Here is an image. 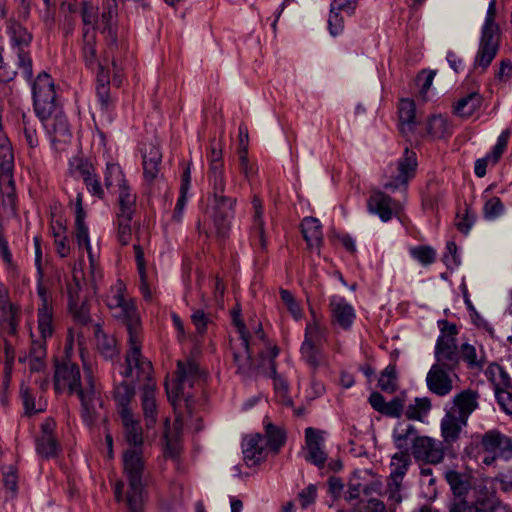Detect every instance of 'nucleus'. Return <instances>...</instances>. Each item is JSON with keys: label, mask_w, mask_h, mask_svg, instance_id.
Here are the masks:
<instances>
[{"label": "nucleus", "mask_w": 512, "mask_h": 512, "mask_svg": "<svg viewBox=\"0 0 512 512\" xmlns=\"http://www.w3.org/2000/svg\"><path fill=\"white\" fill-rule=\"evenodd\" d=\"M234 323L239 334L231 340V350L237 373L244 377L256 374H267L274 378V388L277 397L283 404L288 403V388L283 379L276 377L274 358L278 348L267 341L262 328L259 326L253 337H248L244 323L234 317Z\"/></svg>", "instance_id": "1"}, {"label": "nucleus", "mask_w": 512, "mask_h": 512, "mask_svg": "<svg viewBox=\"0 0 512 512\" xmlns=\"http://www.w3.org/2000/svg\"><path fill=\"white\" fill-rule=\"evenodd\" d=\"M34 110L53 143H66L71 132L66 116L56 100L54 82L46 72L40 73L32 86Z\"/></svg>", "instance_id": "2"}, {"label": "nucleus", "mask_w": 512, "mask_h": 512, "mask_svg": "<svg viewBox=\"0 0 512 512\" xmlns=\"http://www.w3.org/2000/svg\"><path fill=\"white\" fill-rule=\"evenodd\" d=\"M392 438L397 449H407L417 461L438 464L444 459L443 443L420 435L416 427L407 421L395 426Z\"/></svg>", "instance_id": "3"}, {"label": "nucleus", "mask_w": 512, "mask_h": 512, "mask_svg": "<svg viewBox=\"0 0 512 512\" xmlns=\"http://www.w3.org/2000/svg\"><path fill=\"white\" fill-rule=\"evenodd\" d=\"M114 316L121 319L129 335V349L125 355V363L121 374L123 377L133 376V366L137 368L139 377H147L151 371V362L145 359L141 353V329L140 317L132 302L113 308Z\"/></svg>", "instance_id": "4"}, {"label": "nucleus", "mask_w": 512, "mask_h": 512, "mask_svg": "<svg viewBox=\"0 0 512 512\" xmlns=\"http://www.w3.org/2000/svg\"><path fill=\"white\" fill-rule=\"evenodd\" d=\"M201 378L202 373L198 364L192 359H185L177 362L176 378L165 384L168 398L172 404L181 407L183 402L189 416L193 413L195 402L190 389L199 383Z\"/></svg>", "instance_id": "5"}, {"label": "nucleus", "mask_w": 512, "mask_h": 512, "mask_svg": "<svg viewBox=\"0 0 512 512\" xmlns=\"http://www.w3.org/2000/svg\"><path fill=\"white\" fill-rule=\"evenodd\" d=\"M496 1L490 0L481 30L480 44L474 60V69L479 73L487 70L499 50L500 27L495 22Z\"/></svg>", "instance_id": "6"}, {"label": "nucleus", "mask_w": 512, "mask_h": 512, "mask_svg": "<svg viewBox=\"0 0 512 512\" xmlns=\"http://www.w3.org/2000/svg\"><path fill=\"white\" fill-rule=\"evenodd\" d=\"M14 154L9 139L0 133V212L15 214L16 192L13 179Z\"/></svg>", "instance_id": "7"}, {"label": "nucleus", "mask_w": 512, "mask_h": 512, "mask_svg": "<svg viewBox=\"0 0 512 512\" xmlns=\"http://www.w3.org/2000/svg\"><path fill=\"white\" fill-rule=\"evenodd\" d=\"M327 335V327L313 316L312 322H309L305 329L301 354L305 361L314 369L325 363L323 344L327 341Z\"/></svg>", "instance_id": "8"}, {"label": "nucleus", "mask_w": 512, "mask_h": 512, "mask_svg": "<svg viewBox=\"0 0 512 512\" xmlns=\"http://www.w3.org/2000/svg\"><path fill=\"white\" fill-rule=\"evenodd\" d=\"M123 468L128 482L124 496H145L143 476L145 463L139 449H127L123 454Z\"/></svg>", "instance_id": "9"}, {"label": "nucleus", "mask_w": 512, "mask_h": 512, "mask_svg": "<svg viewBox=\"0 0 512 512\" xmlns=\"http://www.w3.org/2000/svg\"><path fill=\"white\" fill-rule=\"evenodd\" d=\"M441 333L435 347L436 363L434 365H440L446 367L447 370L454 371L459 363V353L455 339L456 326L446 322Z\"/></svg>", "instance_id": "10"}, {"label": "nucleus", "mask_w": 512, "mask_h": 512, "mask_svg": "<svg viewBox=\"0 0 512 512\" xmlns=\"http://www.w3.org/2000/svg\"><path fill=\"white\" fill-rule=\"evenodd\" d=\"M8 32L11 39V45L17 53V65L22 69L25 78L31 80L33 76L32 59L26 49L30 46L32 35L26 28L17 22H12L8 26Z\"/></svg>", "instance_id": "11"}, {"label": "nucleus", "mask_w": 512, "mask_h": 512, "mask_svg": "<svg viewBox=\"0 0 512 512\" xmlns=\"http://www.w3.org/2000/svg\"><path fill=\"white\" fill-rule=\"evenodd\" d=\"M458 501L478 512H494L497 508L494 492L485 479H473L467 496Z\"/></svg>", "instance_id": "12"}, {"label": "nucleus", "mask_w": 512, "mask_h": 512, "mask_svg": "<svg viewBox=\"0 0 512 512\" xmlns=\"http://www.w3.org/2000/svg\"><path fill=\"white\" fill-rule=\"evenodd\" d=\"M416 169V153L406 148L403 156L398 159L395 169L391 171L384 187L392 191L397 189L406 190L408 182L415 176Z\"/></svg>", "instance_id": "13"}, {"label": "nucleus", "mask_w": 512, "mask_h": 512, "mask_svg": "<svg viewBox=\"0 0 512 512\" xmlns=\"http://www.w3.org/2000/svg\"><path fill=\"white\" fill-rule=\"evenodd\" d=\"M115 175L119 182V212L117 217H133L135 212V195L130 193V189L127 186L125 180L122 178L120 168L116 165L107 167L105 184L107 187L112 185L111 176Z\"/></svg>", "instance_id": "14"}, {"label": "nucleus", "mask_w": 512, "mask_h": 512, "mask_svg": "<svg viewBox=\"0 0 512 512\" xmlns=\"http://www.w3.org/2000/svg\"><path fill=\"white\" fill-rule=\"evenodd\" d=\"M151 373L152 370L150 371L149 375H147V377H139L137 368L133 366V376L130 377L132 380L135 378L138 381H147L143 387L141 395L143 415L147 429L152 428L157 421V404L155 398L156 386L151 380Z\"/></svg>", "instance_id": "15"}, {"label": "nucleus", "mask_w": 512, "mask_h": 512, "mask_svg": "<svg viewBox=\"0 0 512 512\" xmlns=\"http://www.w3.org/2000/svg\"><path fill=\"white\" fill-rule=\"evenodd\" d=\"M81 373L77 364L65 360L56 365L54 374V387L57 392L68 389L70 393H74L80 385Z\"/></svg>", "instance_id": "16"}, {"label": "nucleus", "mask_w": 512, "mask_h": 512, "mask_svg": "<svg viewBox=\"0 0 512 512\" xmlns=\"http://www.w3.org/2000/svg\"><path fill=\"white\" fill-rule=\"evenodd\" d=\"M452 372L446 367L433 364L426 376L428 389L437 396L448 395L453 389Z\"/></svg>", "instance_id": "17"}, {"label": "nucleus", "mask_w": 512, "mask_h": 512, "mask_svg": "<svg viewBox=\"0 0 512 512\" xmlns=\"http://www.w3.org/2000/svg\"><path fill=\"white\" fill-rule=\"evenodd\" d=\"M305 438L307 449L305 459L318 468H323L327 461L323 436L318 430L309 427L305 430Z\"/></svg>", "instance_id": "18"}, {"label": "nucleus", "mask_w": 512, "mask_h": 512, "mask_svg": "<svg viewBox=\"0 0 512 512\" xmlns=\"http://www.w3.org/2000/svg\"><path fill=\"white\" fill-rule=\"evenodd\" d=\"M123 434L126 442L132 446L131 449L141 450V446L144 442L143 430L139 420L135 417L131 410L124 409L122 415H120Z\"/></svg>", "instance_id": "19"}, {"label": "nucleus", "mask_w": 512, "mask_h": 512, "mask_svg": "<svg viewBox=\"0 0 512 512\" xmlns=\"http://www.w3.org/2000/svg\"><path fill=\"white\" fill-rule=\"evenodd\" d=\"M244 461L247 466L252 467L266 457L267 447L264 444V437L257 433L244 439L243 444Z\"/></svg>", "instance_id": "20"}, {"label": "nucleus", "mask_w": 512, "mask_h": 512, "mask_svg": "<svg viewBox=\"0 0 512 512\" xmlns=\"http://www.w3.org/2000/svg\"><path fill=\"white\" fill-rule=\"evenodd\" d=\"M398 205L383 192H374L368 200V209L371 213L377 214L382 221H388L397 210Z\"/></svg>", "instance_id": "21"}, {"label": "nucleus", "mask_w": 512, "mask_h": 512, "mask_svg": "<svg viewBox=\"0 0 512 512\" xmlns=\"http://www.w3.org/2000/svg\"><path fill=\"white\" fill-rule=\"evenodd\" d=\"M118 5L116 0H104L102 4L101 25L102 32L107 34L111 45L117 43L116 20Z\"/></svg>", "instance_id": "22"}, {"label": "nucleus", "mask_w": 512, "mask_h": 512, "mask_svg": "<svg viewBox=\"0 0 512 512\" xmlns=\"http://www.w3.org/2000/svg\"><path fill=\"white\" fill-rule=\"evenodd\" d=\"M478 394L472 390H465L457 394L453 399V405L448 410L464 420H468L470 414L478 407Z\"/></svg>", "instance_id": "23"}, {"label": "nucleus", "mask_w": 512, "mask_h": 512, "mask_svg": "<svg viewBox=\"0 0 512 512\" xmlns=\"http://www.w3.org/2000/svg\"><path fill=\"white\" fill-rule=\"evenodd\" d=\"M510 137V130H504L497 139L496 145L493 150L486 157L477 159L475 162V174L478 177H484L486 175V168L488 163L495 164L498 162L503 152L505 151Z\"/></svg>", "instance_id": "24"}, {"label": "nucleus", "mask_w": 512, "mask_h": 512, "mask_svg": "<svg viewBox=\"0 0 512 512\" xmlns=\"http://www.w3.org/2000/svg\"><path fill=\"white\" fill-rule=\"evenodd\" d=\"M445 478L457 500L465 498L473 485V479L466 473L450 470L446 472Z\"/></svg>", "instance_id": "25"}, {"label": "nucleus", "mask_w": 512, "mask_h": 512, "mask_svg": "<svg viewBox=\"0 0 512 512\" xmlns=\"http://www.w3.org/2000/svg\"><path fill=\"white\" fill-rule=\"evenodd\" d=\"M467 425V421L460 416H456L447 410L441 421V434L446 443L455 442L460 432Z\"/></svg>", "instance_id": "26"}, {"label": "nucleus", "mask_w": 512, "mask_h": 512, "mask_svg": "<svg viewBox=\"0 0 512 512\" xmlns=\"http://www.w3.org/2000/svg\"><path fill=\"white\" fill-rule=\"evenodd\" d=\"M162 160V153L159 148L150 144L143 153V173L147 181H153L159 171Z\"/></svg>", "instance_id": "27"}, {"label": "nucleus", "mask_w": 512, "mask_h": 512, "mask_svg": "<svg viewBox=\"0 0 512 512\" xmlns=\"http://www.w3.org/2000/svg\"><path fill=\"white\" fill-rule=\"evenodd\" d=\"M301 232L307 245L311 249L319 248L323 242V234L321 230V224L317 218L306 217L301 223Z\"/></svg>", "instance_id": "28"}, {"label": "nucleus", "mask_w": 512, "mask_h": 512, "mask_svg": "<svg viewBox=\"0 0 512 512\" xmlns=\"http://www.w3.org/2000/svg\"><path fill=\"white\" fill-rule=\"evenodd\" d=\"M87 386L82 388L81 384L78 386L76 393L81 400L82 407L84 409L85 416L93 420L96 413V403H99V399L96 397V392L92 378L90 375L86 377Z\"/></svg>", "instance_id": "29"}, {"label": "nucleus", "mask_w": 512, "mask_h": 512, "mask_svg": "<svg viewBox=\"0 0 512 512\" xmlns=\"http://www.w3.org/2000/svg\"><path fill=\"white\" fill-rule=\"evenodd\" d=\"M334 320L344 329H348L355 318L353 307L344 299L333 297L330 303Z\"/></svg>", "instance_id": "30"}, {"label": "nucleus", "mask_w": 512, "mask_h": 512, "mask_svg": "<svg viewBox=\"0 0 512 512\" xmlns=\"http://www.w3.org/2000/svg\"><path fill=\"white\" fill-rule=\"evenodd\" d=\"M99 72L97 74L96 95L102 112H109L113 107V101L110 97L109 74L102 64H98Z\"/></svg>", "instance_id": "31"}, {"label": "nucleus", "mask_w": 512, "mask_h": 512, "mask_svg": "<svg viewBox=\"0 0 512 512\" xmlns=\"http://www.w3.org/2000/svg\"><path fill=\"white\" fill-rule=\"evenodd\" d=\"M412 464V456L407 449H399L391 458V472L389 479L402 481L408 468Z\"/></svg>", "instance_id": "32"}, {"label": "nucleus", "mask_w": 512, "mask_h": 512, "mask_svg": "<svg viewBox=\"0 0 512 512\" xmlns=\"http://www.w3.org/2000/svg\"><path fill=\"white\" fill-rule=\"evenodd\" d=\"M266 441L264 444L268 450L277 453L285 444L286 432L282 427H278L272 423L265 424Z\"/></svg>", "instance_id": "33"}, {"label": "nucleus", "mask_w": 512, "mask_h": 512, "mask_svg": "<svg viewBox=\"0 0 512 512\" xmlns=\"http://www.w3.org/2000/svg\"><path fill=\"white\" fill-rule=\"evenodd\" d=\"M482 97L477 92H472L460 98L454 107V112L461 117H470L481 106Z\"/></svg>", "instance_id": "34"}, {"label": "nucleus", "mask_w": 512, "mask_h": 512, "mask_svg": "<svg viewBox=\"0 0 512 512\" xmlns=\"http://www.w3.org/2000/svg\"><path fill=\"white\" fill-rule=\"evenodd\" d=\"M126 484L122 480L116 481L114 495L117 502L125 501L129 512H142L145 496H124Z\"/></svg>", "instance_id": "35"}, {"label": "nucleus", "mask_w": 512, "mask_h": 512, "mask_svg": "<svg viewBox=\"0 0 512 512\" xmlns=\"http://www.w3.org/2000/svg\"><path fill=\"white\" fill-rule=\"evenodd\" d=\"M399 119L402 133L413 131L415 120V104L412 100L403 99L399 106Z\"/></svg>", "instance_id": "36"}, {"label": "nucleus", "mask_w": 512, "mask_h": 512, "mask_svg": "<svg viewBox=\"0 0 512 512\" xmlns=\"http://www.w3.org/2000/svg\"><path fill=\"white\" fill-rule=\"evenodd\" d=\"M96 345L99 352L106 359H112L116 353V340L101 329L100 325H95Z\"/></svg>", "instance_id": "37"}, {"label": "nucleus", "mask_w": 512, "mask_h": 512, "mask_svg": "<svg viewBox=\"0 0 512 512\" xmlns=\"http://www.w3.org/2000/svg\"><path fill=\"white\" fill-rule=\"evenodd\" d=\"M38 329L43 339L53 334V311L51 305H41L38 308Z\"/></svg>", "instance_id": "38"}, {"label": "nucleus", "mask_w": 512, "mask_h": 512, "mask_svg": "<svg viewBox=\"0 0 512 512\" xmlns=\"http://www.w3.org/2000/svg\"><path fill=\"white\" fill-rule=\"evenodd\" d=\"M212 198V215H228L234 216V206L236 204V198L226 196L225 194L217 196H209Z\"/></svg>", "instance_id": "39"}, {"label": "nucleus", "mask_w": 512, "mask_h": 512, "mask_svg": "<svg viewBox=\"0 0 512 512\" xmlns=\"http://www.w3.org/2000/svg\"><path fill=\"white\" fill-rule=\"evenodd\" d=\"M60 443L55 436L38 437L36 439V451L42 458H54L60 451Z\"/></svg>", "instance_id": "40"}, {"label": "nucleus", "mask_w": 512, "mask_h": 512, "mask_svg": "<svg viewBox=\"0 0 512 512\" xmlns=\"http://www.w3.org/2000/svg\"><path fill=\"white\" fill-rule=\"evenodd\" d=\"M208 183L211 189L209 196H217L224 194L226 189V180L224 176V166L209 167Z\"/></svg>", "instance_id": "41"}, {"label": "nucleus", "mask_w": 512, "mask_h": 512, "mask_svg": "<svg viewBox=\"0 0 512 512\" xmlns=\"http://www.w3.org/2000/svg\"><path fill=\"white\" fill-rule=\"evenodd\" d=\"M135 389L132 383L122 382L115 389V399L119 406V415H122L124 409L131 410L129 403L134 397Z\"/></svg>", "instance_id": "42"}, {"label": "nucleus", "mask_w": 512, "mask_h": 512, "mask_svg": "<svg viewBox=\"0 0 512 512\" xmlns=\"http://www.w3.org/2000/svg\"><path fill=\"white\" fill-rule=\"evenodd\" d=\"M431 408V401L429 398H416L414 404H410L406 411L405 416L409 420L423 421Z\"/></svg>", "instance_id": "43"}, {"label": "nucleus", "mask_w": 512, "mask_h": 512, "mask_svg": "<svg viewBox=\"0 0 512 512\" xmlns=\"http://www.w3.org/2000/svg\"><path fill=\"white\" fill-rule=\"evenodd\" d=\"M254 208L253 217V230L258 239L259 245L262 249H265V237H264V222L262 220V205L258 197H254L252 200Z\"/></svg>", "instance_id": "44"}, {"label": "nucleus", "mask_w": 512, "mask_h": 512, "mask_svg": "<svg viewBox=\"0 0 512 512\" xmlns=\"http://www.w3.org/2000/svg\"><path fill=\"white\" fill-rule=\"evenodd\" d=\"M378 385L382 391L387 393H393L397 389V376L394 365H388L382 371Z\"/></svg>", "instance_id": "45"}, {"label": "nucleus", "mask_w": 512, "mask_h": 512, "mask_svg": "<svg viewBox=\"0 0 512 512\" xmlns=\"http://www.w3.org/2000/svg\"><path fill=\"white\" fill-rule=\"evenodd\" d=\"M83 59L85 64L93 68L97 64L95 35L89 36V30L84 31Z\"/></svg>", "instance_id": "46"}, {"label": "nucleus", "mask_w": 512, "mask_h": 512, "mask_svg": "<svg viewBox=\"0 0 512 512\" xmlns=\"http://www.w3.org/2000/svg\"><path fill=\"white\" fill-rule=\"evenodd\" d=\"M125 285L122 281L118 280L115 285L110 289L107 295V306L110 309L121 307V305L130 303L124 298Z\"/></svg>", "instance_id": "47"}, {"label": "nucleus", "mask_w": 512, "mask_h": 512, "mask_svg": "<svg viewBox=\"0 0 512 512\" xmlns=\"http://www.w3.org/2000/svg\"><path fill=\"white\" fill-rule=\"evenodd\" d=\"M385 504L376 498L370 496L361 497L352 512H385Z\"/></svg>", "instance_id": "48"}, {"label": "nucleus", "mask_w": 512, "mask_h": 512, "mask_svg": "<svg viewBox=\"0 0 512 512\" xmlns=\"http://www.w3.org/2000/svg\"><path fill=\"white\" fill-rule=\"evenodd\" d=\"M427 131L434 137L442 138L450 133V127L442 116H433L428 120Z\"/></svg>", "instance_id": "49"}, {"label": "nucleus", "mask_w": 512, "mask_h": 512, "mask_svg": "<svg viewBox=\"0 0 512 512\" xmlns=\"http://www.w3.org/2000/svg\"><path fill=\"white\" fill-rule=\"evenodd\" d=\"M234 216L228 215H212L213 225L215 229L216 237L223 241L225 240L231 229V221Z\"/></svg>", "instance_id": "50"}, {"label": "nucleus", "mask_w": 512, "mask_h": 512, "mask_svg": "<svg viewBox=\"0 0 512 512\" xmlns=\"http://www.w3.org/2000/svg\"><path fill=\"white\" fill-rule=\"evenodd\" d=\"M504 213V205L498 197H491L485 202L483 214L485 219L494 220Z\"/></svg>", "instance_id": "51"}, {"label": "nucleus", "mask_w": 512, "mask_h": 512, "mask_svg": "<svg viewBox=\"0 0 512 512\" xmlns=\"http://www.w3.org/2000/svg\"><path fill=\"white\" fill-rule=\"evenodd\" d=\"M410 254L423 265H430L435 261L436 253L429 246H417L410 249Z\"/></svg>", "instance_id": "52"}, {"label": "nucleus", "mask_w": 512, "mask_h": 512, "mask_svg": "<svg viewBox=\"0 0 512 512\" xmlns=\"http://www.w3.org/2000/svg\"><path fill=\"white\" fill-rule=\"evenodd\" d=\"M118 218V241L121 245L126 246L132 238V229L130 222L133 217H117Z\"/></svg>", "instance_id": "53"}, {"label": "nucleus", "mask_w": 512, "mask_h": 512, "mask_svg": "<svg viewBox=\"0 0 512 512\" xmlns=\"http://www.w3.org/2000/svg\"><path fill=\"white\" fill-rule=\"evenodd\" d=\"M82 21L84 25H92L93 29L97 28L98 24V9L93 6L89 1L82 2Z\"/></svg>", "instance_id": "54"}, {"label": "nucleus", "mask_w": 512, "mask_h": 512, "mask_svg": "<svg viewBox=\"0 0 512 512\" xmlns=\"http://www.w3.org/2000/svg\"><path fill=\"white\" fill-rule=\"evenodd\" d=\"M504 436L497 430H490L482 436L481 445L488 452H496L497 446Z\"/></svg>", "instance_id": "55"}, {"label": "nucleus", "mask_w": 512, "mask_h": 512, "mask_svg": "<svg viewBox=\"0 0 512 512\" xmlns=\"http://www.w3.org/2000/svg\"><path fill=\"white\" fill-rule=\"evenodd\" d=\"M328 30L331 36L336 37L344 30V19L340 12L330 9L328 18Z\"/></svg>", "instance_id": "56"}, {"label": "nucleus", "mask_w": 512, "mask_h": 512, "mask_svg": "<svg viewBox=\"0 0 512 512\" xmlns=\"http://www.w3.org/2000/svg\"><path fill=\"white\" fill-rule=\"evenodd\" d=\"M373 490H375L374 485H362L361 483L356 485L351 484L348 491L345 493V500L350 502L357 499L360 497L361 493L363 494L362 497L370 496Z\"/></svg>", "instance_id": "57"}, {"label": "nucleus", "mask_w": 512, "mask_h": 512, "mask_svg": "<svg viewBox=\"0 0 512 512\" xmlns=\"http://www.w3.org/2000/svg\"><path fill=\"white\" fill-rule=\"evenodd\" d=\"M75 236L79 247L90 244L89 231L84 218L75 219Z\"/></svg>", "instance_id": "58"}, {"label": "nucleus", "mask_w": 512, "mask_h": 512, "mask_svg": "<svg viewBox=\"0 0 512 512\" xmlns=\"http://www.w3.org/2000/svg\"><path fill=\"white\" fill-rule=\"evenodd\" d=\"M80 291H81V285L79 280L77 279V276H73V281L69 282L67 285V292H68V298H69V308H75L80 302Z\"/></svg>", "instance_id": "59"}, {"label": "nucleus", "mask_w": 512, "mask_h": 512, "mask_svg": "<svg viewBox=\"0 0 512 512\" xmlns=\"http://www.w3.org/2000/svg\"><path fill=\"white\" fill-rule=\"evenodd\" d=\"M404 409V401L400 397H395L390 402H386L382 414L389 417L399 418Z\"/></svg>", "instance_id": "60"}, {"label": "nucleus", "mask_w": 512, "mask_h": 512, "mask_svg": "<svg viewBox=\"0 0 512 512\" xmlns=\"http://www.w3.org/2000/svg\"><path fill=\"white\" fill-rule=\"evenodd\" d=\"M20 397L23 402L25 414L31 415L32 413H35L36 409H35L34 397L31 393L29 387L26 386L25 384H21Z\"/></svg>", "instance_id": "61"}, {"label": "nucleus", "mask_w": 512, "mask_h": 512, "mask_svg": "<svg viewBox=\"0 0 512 512\" xmlns=\"http://www.w3.org/2000/svg\"><path fill=\"white\" fill-rule=\"evenodd\" d=\"M74 319L82 325L90 321L89 306L86 302L79 303L75 308H69Z\"/></svg>", "instance_id": "62"}, {"label": "nucleus", "mask_w": 512, "mask_h": 512, "mask_svg": "<svg viewBox=\"0 0 512 512\" xmlns=\"http://www.w3.org/2000/svg\"><path fill=\"white\" fill-rule=\"evenodd\" d=\"M317 494V487L314 484L308 485L298 494V499L302 508H307L314 503Z\"/></svg>", "instance_id": "63"}, {"label": "nucleus", "mask_w": 512, "mask_h": 512, "mask_svg": "<svg viewBox=\"0 0 512 512\" xmlns=\"http://www.w3.org/2000/svg\"><path fill=\"white\" fill-rule=\"evenodd\" d=\"M497 457L508 460L512 457V440L511 438L504 436L499 445L497 446L496 452Z\"/></svg>", "instance_id": "64"}]
</instances>
